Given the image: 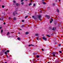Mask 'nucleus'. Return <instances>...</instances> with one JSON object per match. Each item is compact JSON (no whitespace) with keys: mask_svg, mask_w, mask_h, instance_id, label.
Wrapping results in <instances>:
<instances>
[{"mask_svg":"<svg viewBox=\"0 0 63 63\" xmlns=\"http://www.w3.org/2000/svg\"><path fill=\"white\" fill-rule=\"evenodd\" d=\"M51 54H52L53 56L54 57H55V55L56 54H58L57 53H56V52H52V53Z\"/></svg>","mask_w":63,"mask_h":63,"instance_id":"nucleus-1","label":"nucleus"},{"mask_svg":"<svg viewBox=\"0 0 63 63\" xmlns=\"http://www.w3.org/2000/svg\"><path fill=\"white\" fill-rule=\"evenodd\" d=\"M45 16H46V17H47V18H48V19H49V18H50V17L49 16L47 15H46Z\"/></svg>","mask_w":63,"mask_h":63,"instance_id":"nucleus-2","label":"nucleus"},{"mask_svg":"<svg viewBox=\"0 0 63 63\" xmlns=\"http://www.w3.org/2000/svg\"><path fill=\"white\" fill-rule=\"evenodd\" d=\"M42 39H43V40H45V41H47V38H45V36L43 37L42 38Z\"/></svg>","mask_w":63,"mask_h":63,"instance_id":"nucleus-3","label":"nucleus"},{"mask_svg":"<svg viewBox=\"0 0 63 63\" xmlns=\"http://www.w3.org/2000/svg\"><path fill=\"white\" fill-rule=\"evenodd\" d=\"M56 27L54 29V27H53V29H52V30H56Z\"/></svg>","mask_w":63,"mask_h":63,"instance_id":"nucleus-4","label":"nucleus"},{"mask_svg":"<svg viewBox=\"0 0 63 63\" xmlns=\"http://www.w3.org/2000/svg\"><path fill=\"white\" fill-rule=\"evenodd\" d=\"M38 17V18H41V17H42V16H39Z\"/></svg>","mask_w":63,"mask_h":63,"instance_id":"nucleus-5","label":"nucleus"},{"mask_svg":"<svg viewBox=\"0 0 63 63\" xmlns=\"http://www.w3.org/2000/svg\"><path fill=\"white\" fill-rule=\"evenodd\" d=\"M42 3L43 4H44V5H45V4H46V3L45 2H43Z\"/></svg>","mask_w":63,"mask_h":63,"instance_id":"nucleus-6","label":"nucleus"},{"mask_svg":"<svg viewBox=\"0 0 63 63\" xmlns=\"http://www.w3.org/2000/svg\"><path fill=\"white\" fill-rule=\"evenodd\" d=\"M13 19L14 20H16V17H14Z\"/></svg>","mask_w":63,"mask_h":63,"instance_id":"nucleus-7","label":"nucleus"},{"mask_svg":"<svg viewBox=\"0 0 63 63\" xmlns=\"http://www.w3.org/2000/svg\"><path fill=\"white\" fill-rule=\"evenodd\" d=\"M49 30H51L52 29H51V28L50 27H49Z\"/></svg>","mask_w":63,"mask_h":63,"instance_id":"nucleus-8","label":"nucleus"},{"mask_svg":"<svg viewBox=\"0 0 63 63\" xmlns=\"http://www.w3.org/2000/svg\"><path fill=\"white\" fill-rule=\"evenodd\" d=\"M34 46V45H33L32 44H31V45H29V47H30V46Z\"/></svg>","mask_w":63,"mask_h":63,"instance_id":"nucleus-9","label":"nucleus"},{"mask_svg":"<svg viewBox=\"0 0 63 63\" xmlns=\"http://www.w3.org/2000/svg\"><path fill=\"white\" fill-rule=\"evenodd\" d=\"M13 16H16V15L15 14V12L13 13Z\"/></svg>","mask_w":63,"mask_h":63,"instance_id":"nucleus-10","label":"nucleus"},{"mask_svg":"<svg viewBox=\"0 0 63 63\" xmlns=\"http://www.w3.org/2000/svg\"><path fill=\"white\" fill-rule=\"evenodd\" d=\"M25 34H29V32H26L25 33Z\"/></svg>","mask_w":63,"mask_h":63,"instance_id":"nucleus-11","label":"nucleus"},{"mask_svg":"<svg viewBox=\"0 0 63 63\" xmlns=\"http://www.w3.org/2000/svg\"><path fill=\"white\" fill-rule=\"evenodd\" d=\"M52 5L53 6H55V3H53V4H52Z\"/></svg>","mask_w":63,"mask_h":63,"instance_id":"nucleus-12","label":"nucleus"},{"mask_svg":"<svg viewBox=\"0 0 63 63\" xmlns=\"http://www.w3.org/2000/svg\"><path fill=\"white\" fill-rule=\"evenodd\" d=\"M2 52H5V49H3L2 50Z\"/></svg>","mask_w":63,"mask_h":63,"instance_id":"nucleus-13","label":"nucleus"},{"mask_svg":"<svg viewBox=\"0 0 63 63\" xmlns=\"http://www.w3.org/2000/svg\"><path fill=\"white\" fill-rule=\"evenodd\" d=\"M57 12H58V13H59V9H57Z\"/></svg>","mask_w":63,"mask_h":63,"instance_id":"nucleus-14","label":"nucleus"},{"mask_svg":"<svg viewBox=\"0 0 63 63\" xmlns=\"http://www.w3.org/2000/svg\"><path fill=\"white\" fill-rule=\"evenodd\" d=\"M28 17V16H27L25 17V18H27Z\"/></svg>","mask_w":63,"mask_h":63,"instance_id":"nucleus-15","label":"nucleus"},{"mask_svg":"<svg viewBox=\"0 0 63 63\" xmlns=\"http://www.w3.org/2000/svg\"><path fill=\"white\" fill-rule=\"evenodd\" d=\"M9 38H10V39H11V38H12V36H9Z\"/></svg>","mask_w":63,"mask_h":63,"instance_id":"nucleus-16","label":"nucleus"},{"mask_svg":"<svg viewBox=\"0 0 63 63\" xmlns=\"http://www.w3.org/2000/svg\"><path fill=\"white\" fill-rule=\"evenodd\" d=\"M36 57L37 58H39V56L38 55H37L36 56Z\"/></svg>","mask_w":63,"mask_h":63,"instance_id":"nucleus-17","label":"nucleus"},{"mask_svg":"<svg viewBox=\"0 0 63 63\" xmlns=\"http://www.w3.org/2000/svg\"><path fill=\"white\" fill-rule=\"evenodd\" d=\"M46 36H47L48 37H49H49H50V36H49V35H47Z\"/></svg>","mask_w":63,"mask_h":63,"instance_id":"nucleus-18","label":"nucleus"},{"mask_svg":"<svg viewBox=\"0 0 63 63\" xmlns=\"http://www.w3.org/2000/svg\"><path fill=\"white\" fill-rule=\"evenodd\" d=\"M10 34V32H8L7 33V35H8Z\"/></svg>","mask_w":63,"mask_h":63,"instance_id":"nucleus-19","label":"nucleus"},{"mask_svg":"<svg viewBox=\"0 0 63 63\" xmlns=\"http://www.w3.org/2000/svg\"><path fill=\"white\" fill-rule=\"evenodd\" d=\"M32 17H33V18H34V19H35L36 18L35 17V16H32Z\"/></svg>","mask_w":63,"mask_h":63,"instance_id":"nucleus-20","label":"nucleus"},{"mask_svg":"<svg viewBox=\"0 0 63 63\" xmlns=\"http://www.w3.org/2000/svg\"><path fill=\"white\" fill-rule=\"evenodd\" d=\"M3 30H1V33H3Z\"/></svg>","mask_w":63,"mask_h":63,"instance_id":"nucleus-21","label":"nucleus"},{"mask_svg":"<svg viewBox=\"0 0 63 63\" xmlns=\"http://www.w3.org/2000/svg\"><path fill=\"white\" fill-rule=\"evenodd\" d=\"M17 39L18 40H20V38L19 37H18L17 38Z\"/></svg>","mask_w":63,"mask_h":63,"instance_id":"nucleus-22","label":"nucleus"},{"mask_svg":"<svg viewBox=\"0 0 63 63\" xmlns=\"http://www.w3.org/2000/svg\"><path fill=\"white\" fill-rule=\"evenodd\" d=\"M9 51H10V50H7L6 51V52H8V53L9 52Z\"/></svg>","mask_w":63,"mask_h":63,"instance_id":"nucleus-23","label":"nucleus"},{"mask_svg":"<svg viewBox=\"0 0 63 63\" xmlns=\"http://www.w3.org/2000/svg\"><path fill=\"white\" fill-rule=\"evenodd\" d=\"M35 35L36 36H38V34H35Z\"/></svg>","mask_w":63,"mask_h":63,"instance_id":"nucleus-24","label":"nucleus"},{"mask_svg":"<svg viewBox=\"0 0 63 63\" xmlns=\"http://www.w3.org/2000/svg\"><path fill=\"white\" fill-rule=\"evenodd\" d=\"M4 7H5V6H4V5L2 6V8H4Z\"/></svg>","mask_w":63,"mask_h":63,"instance_id":"nucleus-25","label":"nucleus"},{"mask_svg":"<svg viewBox=\"0 0 63 63\" xmlns=\"http://www.w3.org/2000/svg\"><path fill=\"white\" fill-rule=\"evenodd\" d=\"M51 21H53V20L51 18Z\"/></svg>","mask_w":63,"mask_h":63,"instance_id":"nucleus-26","label":"nucleus"},{"mask_svg":"<svg viewBox=\"0 0 63 63\" xmlns=\"http://www.w3.org/2000/svg\"><path fill=\"white\" fill-rule=\"evenodd\" d=\"M24 4V2H22V3H21V4H22V5H23Z\"/></svg>","mask_w":63,"mask_h":63,"instance_id":"nucleus-27","label":"nucleus"},{"mask_svg":"<svg viewBox=\"0 0 63 63\" xmlns=\"http://www.w3.org/2000/svg\"><path fill=\"white\" fill-rule=\"evenodd\" d=\"M59 52L60 53H62V51H59Z\"/></svg>","mask_w":63,"mask_h":63,"instance_id":"nucleus-28","label":"nucleus"},{"mask_svg":"<svg viewBox=\"0 0 63 63\" xmlns=\"http://www.w3.org/2000/svg\"><path fill=\"white\" fill-rule=\"evenodd\" d=\"M31 5H32V4H31V3H30L29 4V6H30Z\"/></svg>","mask_w":63,"mask_h":63,"instance_id":"nucleus-29","label":"nucleus"},{"mask_svg":"<svg viewBox=\"0 0 63 63\" xmlns=\"http://www.w3.org/2000/svg\"><path fill=\"white\" fill-rule=\"evenodd\" d=\"M13 2L14 3H16V1H15V0H13Z\"/></svg>","mask_w":63,"mask_h":63,"instance_id":"nucleus-30","label":"nucleus"},{"mask_svg":"<svg viewBox=\"0 0 63 63\" xmlns=\"http://www.w3.org/2000/svg\"><path fill=\"white\" fill-rule=\"evenodd\" d=\"M18 3H16V6H18Z\"/></svg>","mask_w":63,"mask_h":63,"instance_id":"nucleus-31","label":"nucleus"},{"mask_svg":"<svg viewBox=\"0 0 63 63\" xmlns=\"http://www.w3.org/2000/svg\"><path fill=\"white\" fill-rule=\"evenodd\" d=\"M61 46V44H60L59 45V47H60Z\"/></svg>","mask_w":63,"mask_h":63,"instance_id":"nucleus-32","label":"nucleus"},{"mask_svg":"<svg viewBox=\"0 0 63 63\" xmlns=\"http://www.w3.org/2000/svg\"><path fill=\"white\" fill-rule=\"evenodd\" d=\"M7 52H5L4 53V54H7Z\"/></svg>","mask_w":63,"mask_h":63,"instance_id":"nucleus-33","label":"nucleus"},{"mask_svg":"<svg viewBox=\"0 0 63 63\" xmlns=\"http://www.w3.org/2000/svg\"><path fill=\"white\" fill-rule=\"evenodd\" d=\"M39 19L40 20V21L42 20V19H41V18H39Z\"/></svg>","mask_w":63,"mask_h":63,"instance_id":"nucleus-34","label":"nucleus"},{"mask_svg":"<svg viewBox=\"0 0 63 63\" xmlns=\"http://www.w3.org/2000/svg\"><path fill=\"white\" fill-rule=\"evenodd\" d=\"M50 23H52V21H50Z\"/></svg>","mask_w":63,"mask_h":63,"instance_id":"nucleus-35","label":"nucleus"},{"mask_svg":"<svg viewBox=\"0 0 63 63\" xmlns=\"http://www.w3.org/2000/svg\"><path fill=\"white\" fill-rule=\"evenodd\" d=\"M22 21L23 22H24V20H22Z\"/></svg>","mask_w":63,"mask_h":63,"instance_id":"nucleus-36","label":"nucleus"},{"mask_svg":"<svg viewBox=\"0 0 63 63\" xmlns=\"http://www.w3.org/2000/svg\"><path fill=\"white\" fill-rule=\"evenodd\" d=\"M35 4H33V7H35Z\"/></svg>","mask_w":63,"mask_h":63,"instance_id":"nucleus-37","label":"nucleus"},{"mask_svg":"<svg viewBox=\"0 0 63 63\" xmlns=\"http://www.w3.org/2000/svg\"><path fill=\"white\" fill-rule=\"evenodd\" d=\"M42 51H44V50L43 49H42Z\"/></svg>","mask_w":63,"mask_h":63,"instance_id":"nucleus-38","label":"nucleus"},{"mask_svg":"<svg viewBox=\"0 0 63 63\" xmlns=\"http://www.w3.org/2000/svg\"><path fill=\"white\" fill-rule=\"evenodd\" d=\"M23 0H21V2H23Z\"/></svg>","mask_w":63,"mask_h":63,"instance_id":"nucleus-39","label":"nucleus"},{"mask_svg":"<svg viewBox=\"0 0 63 63\" xmlns=\"http://www.w3.org/2000/svg\"><path fill=\"white\" fill-rule=\"evenodd\" d=\"M21 27H24V25H23Z\"/></svg>","mask_w":63,"mask_h":63,"instance_id":"nucleus-40","label":"nucleus"},{"mask_svg":"<svg viewBox=\"0 0 63 63\" xmlns=\"http://www.w3.org/2000/svg\"><path fill=\"white\" fill-rule=\"evenodd\" d=\"M58 43L57 42H55V44H57Z\"/></svg>","mask_w":63,"mask_h":63,"instance_id":"nucleus-41","label":"nucleus"},{"mask_svg":"<svg viewBox=\"0 0 63 63\" xmlns=\"http://www.w3.org/2000/svg\"><path fill=\"white\" fill-rule=\"evenodd\" d=\"M40 13H42V11H40Z\"/></svg>","mask_w":63,"mask_h":63,"instance_id":"nucleus-42","label":"nucleus"},{"mask_svg":"<svg viewBox=\"0 0 63 63\" xmlns=\"http://www.w3.org/2000/svg\"><path fill=\"white\" fill-rule=\"evenodd\" d=\"M2 27H0V29H2Z\"/></svg>","mask_w":63,"mask_h":63,"instance_id":"nucleus-43","label":"nucleus"},{"mask_svg":"<svg viewBox=\"0 0 63 63\" xmlns=\"http://www.w3.org/2000/svg\"><path fill=\"white\" fill-rule=\"evenodd\" d=\"M3 24H4V25L6 24V23H3Z\"/></svg>","mask_w":63,"mask_h":63,"instance_id":"nucleus-44","label":"nucleus"},{"mask_svg":"<svg viewBox=\"0 0 63 63\" xmlns=\"http://www.w3.org/2000/svg\"><path fill=\"white\" fill-rule=\"evenodd\" d=\"M9 19H11V18L10 17H9Z\"/></svg>","mask_w":63,"mask_h":63,"instance_id":"nucleus-45","label":"nucleus"},{"mask_svg":"<svg viewBox=\"0 0 63 63\" xmlns=\"http://www.w3.org/2000/svg\"><path fill=\"white\" fill-rule=\"evenodd\" d=\"M16 11H14V13H16Z\"/></svg>","mask_w":63,"mask_h":63,"instance_id":"nucleus-46","label":"nucleus"},{"mask_svg":"<svg viewBox=\"0 0 63 63\" xmlns=\"http://www.w3.org/2000/svg\"><path fill=\"white\" fill-rule=\"evenodd\" d=\"M37 39L38 40H39V38L38 37L37 38Z\"/></svg>","mask_w":63,"mask_h":63,"instance_id":"nucleus-47","label":"nucleus"},{"mask_svg":"<svg viewBox=\"0 0 63 63\" xmlns=\"http://www.w3.org/2000/svg\"><path fill=\"white\" fill-rule=\"evenodd\" d=\"M15 14L16 15H17V14L18 13H16Z\"/></svg>","mask_w":63,"mask_h":63,"instance_id":"nucleus-48","label":"nucleus"},{"mask_svg":"<svg viewBox=\"0 0 63 63\" xmlns=\"http://www.w3.org/2000/svg\"><path fill=\"white\" fill-rule=\"evenodd\" d=\"M33 61H35V60L34 59L33 60Z\"/></svg>","mask_w":63,"mask_h":63,"instance_id":"nucleus-49","label":"nucleus"},{"mask_svg":"<svg viewBox=\"0 0 63 63\" xmlns=\"http://www.w3.org/2000/svg\"><path fill=\"white\" fill-rule=\"evenodd\" d=\"M6 56L7 57V58H8V55H7Z\"/></svg>","mask_w":63,"mask_h":63,"instance_id":"nucleus-50","label":"nucleus"},{"mask_svg":"<svg viewBox=\"0 0 63 63\" xmlns=\"http://www.w3.org/2000/svg\"><path fill=\"white\" fill-rule=\"evenodd\" d=\"M53 33L52 34H51V35H53Z\"/></svg>","mask_w":63,"mask_h":63,"instance_id":"nucleus-51","label":"nucleus"},{"mask_svg":"<svg viewBox=\"0 0 63 63\" xmlns=\"http://www.w3.org/2000/svg\"><path fill=\"white\" fill-rule=\"evenodd\" d=\"M59 1L60 2V0H59Z\"/></svg>","mask_w":63,"mask_h":63,"instance_id":"nucleus-52","label":"nucleus"},{"mask_svg":"<svg viewBox=\"0 0 63 63\" xmlns=\"http://www.w3.org/2000/svg\"><path fill=\"white\" fill-rule=\"evenodd\" d=\"M4 63H7V62H5Z\"/></svg>","mask_w":63,"mask_h":63,"instance_id":"nucleus-53","label":"nucleus"},{"mask_svg":"<svg viewBox=\"0 0 63 63\" xmlns=\"http://www.w3.org/2000/svg\"><path fill=\"white\" fill-rule=\"evenodd\" d=\"M20 30H21V29H20Z\"/></svg>","mask_w":63,"mask_h":63,"instance_id":"nucleus-54","label":"nucleus"},{"mask_svg":"<svg viewBox=\"0 0 63 63\" xmlns=\"http://www.w3.org/2000/svg\"><path fill=\"white\" fill-rule=\"evenodd\" d=\"M35 54H37V53H36Z\"/></svg>","mask_w":63,"mask_h":63,"instance_id":"nucleus-55","label":"nucleus"},{"mask_svg":"<svg viewBox=\"0 0 63 63\" xmlns=\"http://www.w3.org/2000/svg\"><path fill=\"white\" fill-rule=\"evenodd\" d=\"M19 33V34H20V32H19V33Z\"/></svg>","mask_w":63,"mask_h":63,"instance_id":"nucleus-56","label":"nucleus"},{"mask_svg":"<svg viewBox=\"0 0 63 63\" xmlns=\"http://www.w3.org/2000/svg\"><path fill=\"white\" fill-rule=\"evenodd\" d=\"M34 54V55H35V54Z\"/></svg>","mask_w":63,"mask_h":63,"instance_id":"nucleus-57","label":"nucleus"},{"mask_svg":"<svg viewBox=\"0 0 63 63\" xmlns=\"http://www.w3.org/2000/svg\"><path fill=\"white\" fill-rule=\"evenodd\" d=\"M31 2H32V0H31Z\"/></svg>","mask_w":63,"mask_h":63,"instance_id":"nucleus-58","label":"nucleus"},{"mask_svg":"<svg viewBox=\"0 0 63 63\" xmlns=\"http://www.w3.org/2000/svg\"><path fill=\"white\" fill-rule=\"evenodd\" d=\"M6 56L7 55V53L6 54Z\"/></svg>","mask_w":63,"mask_h":63,"instance_id":"nucleus-59","label":"nucleus"},{"mask_svg":"<svg viewBox=\"0 0 63 63\" xmlns=\"http://www.w3.org/2000/svg\"><path fill=\"white\" fill-rule=\"evenodd\" d=\"M1 19V18H0V20Z\"/></svg>","mask_w":63,"mask_h":63,"instance_id":"nucleus-60","label":"nucleus"},{"mask_svg":"<svg viewBox=\"0 0 63 63\" xmlns=\"http://www.w3.org/2000/svg\"><path fill=\"white\" fill-rule=\"evenodd\" d=\"M44 0H42V1H44Z\"/></svg>","mask_w":63,"mask_h":63,"instance_id":"nucleus-61","label":"nucleus"},{"mask_svg":"<svg viewBox=\"0 0 63 63\" xmlns=\"http://www.w3.org/2000/svg\"><path fill=\"white\" fill-rule=\"evenodd\" d=\"M62 60H63V59H62Z\"/></svg>","mask_w":63,"mask_h":63,"instance_id":"nucleus-62","label":"nucleus"},{"mask_svg":"<svg viewBox=\"0 0 63 63\" xmlns=\"http://www.w3.org/2000/svg\"><path fill=\"white\" fill-rule=\"evenodd\" d=\"M43 36H44V35H43Z\"/></svg>","mask_w":63,"mask_h":63,"instance_id":"nucleus-63","label":"nucleus"},{"mask_svg":"<svg viewBox=\"0 0 63 63\" xmlns=\"http://www.w3.org/2000/svg\"><path fill=\"white\" fill-rule=\"evenodd\" d=\"M27 0H26V1H27Z\"/></svg>","mask_w":63,"mask_h":63,"instance_id":"nucleus-64","label":"nucleus"}]
</instances>
